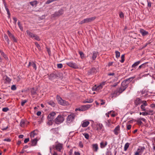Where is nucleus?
<instances>
[{
    "instance_id": "nucleus-1",
    "label": "nucleus",
    "mask_w": 155,
    "mask_h": 155,
    "mask_svg": "<svg viewBox=\"0 0 155 155\" xmlns=\"http://www.w3.org/2000/svg\"><path fill=\"white\" fill-rule=\"evenodd\" d=\"M56 99L58 104L61 105L67 106L69 104L68 102L63 100L59 96L57 95Z\"/></svg>"
},
{
    "instance_id": "nucleus-2",
    "label": "nucleus",
    "mask_w": 155,
    "mask_h": 155,
    "mask_svg": "<svg viewBox=\"0 0 155 155\" xmlns=\"http://www.w3.org/2000/svg\"><path fill=\"white\" fill-rule=\"evenodd\" d=\"M75 115L74 113H72L68 115L67 118V124H70L72 123L75 118Z\"/></svg>"
},
{
    "instance_id": "nucleus-3",
    "label": "nucleus",
    "mask_w": 155,
    "mask_h": 155,
    "mask_svg": "<svg viewBox=\"0 0 155 155\" xmlns=\"http://www.w3.org/2000/svg\"><path fill=\"white\" fill-rule=\"evenodd\" d=\"M64 120L63 117L59 115L55 119V122L56 124H59L62 123Z\"/></svg>"
},
{
    "instance_id": "nucleus-4",
    "label": "nucleus",
    "mask_w": 155,
    "mask_h": 155,
    "mask_svg": "<svg viewBox=\"0 0 155 155\" xmlns=\"http://www.w3.org/2000/svg\"><path fill=\"white\" fill-rule=\"evenodd\" d=\"M105 84V82H103L101 84L98 86H97L96 85L94 86L93 87V90L94 91H99L101 90L104 85Z\"/></svg>"
},
{
    "instance_id": "nucleus-5",
    "label": "nucleus",
    "mask_w": 155,
    "mask_h": 155,
    "mask_svg": "<svg viewBox=\"0 0 155 155\" xmlns=\"http://www.w3.org/2000/svg\"><path fill=\"white\" fill-rule=\"evenodd\" d=\"M66 64L70 67L74 69H77L78 68V65L73 61L68 62L66 63Z\"/></svg>"
},
{
    "instance_id": "nucleus-6",
    "label": "nucleus",
    "mask_w": 155,
    "mask_h": 155,
    "mask_svg": "<svg viewBox=\"0 0 155 155\" xmlns=\"http://www.w3.org/2000/svg\"><path fill=\"white\" fill-rule=\"evenodd\" d=\"M56 113L54 112L51 113L48 117V120L50 121H52Z\"/></svg>"
},
{
    "instance_id": "nucleus-7",
    "label": "nucleus",
    "mask_w": 155,
    "mask_h": 155,
    "mask_svg": "<svg viewBox=\"0 0 155 155\" xmlns=\"http://www.w3.org/2000/svg\"><path fill=\"white\" fill-rule=\"evenodd\" d=\"M54 147L58 151L61 152V150L63 148V145L61 143H58L55 145Z\"/></svg>"
},
{
    "instance_id": "nucleus-8",
    "label": "nucleus",
    "mask_w": 155,
    "mask_h": 155,
    "mask_svg": "<svg viewBox=\"0 0 155 155\" xmlns=\"http://www.w3.org/2000/svg\"><path fill=\"white\" fill-rule=\"evenodd\" d=\"M91 105L90 104H87L82 106L81 107V111L86 110L88 109L91 107Z\"/></svg>"
},
{
    "instance_id": "nucleus-9",
    "label": "nucleus",
    "mask_w": 155,
    "mask_h": 155,
    "mask_svg": "<svg viewBox=\"0 0 155 155\" xmlns=\"http://www.w3.org/2000/svg\"><path fill=\"white\" fill-rule=\"evenodd\" d=\"M63 13V11L62 9H60L58 12H56L53 14V17L59 16L62 15Z\"/></svg>"
},
{
    "instance_id": "nucleus-10",
    "label": "nucleus",
    "mask_w": 155,
    "mask_h": 155,
    "mask_svg": "<svg viewBox=\"0 0 155 155\" xmlns=\"http://www.w3.org/2000/svg\"><path fill=\"white\" fill-rule=\"evenodd\" d=\"M142 104L140 106V108L142 111H146L145 106L148 105V104L146 101H143L142 102Z\"/></svg>"
},
{
    "instance_id": "nucleus-11",
    "label": "nucleus",
    "mask_w": 155,
    "mask_h": 155,
    "mask_svg": "<svg viewBox=\"0 0 155 155\" xmlns=\"http://www.w3.org/2000/svg\"><path fill=\"white\" fill-rule=\"evenodd\" d=\"M120 126L119 125H117L113 130L114 134L116 135H117L120 132Z\"/></svg>"
},
{
    "instance_id": "nucleus-12",
    "label": "nucleus",
    "mask_w": 155,
    "mask_h": 155,
    "mask_svg": "<svg viewBox=\"0 0 155 155\" xmlns=\"http://www.w3.org/2000/svg\"><path fill=\"white\" fill-rule=\"evenodd\" d=\"M92 54V57L91 58L92 60H95L98 54V52L96 51H94L92 52V53L91 54Z\"/></svg>"
},
{
    "instance_id": "nucleus-13",
    "label": "nucleus",
    "mask_w": 155,
    "mask_h": 155,
    "mask_svg": "<svg viewBox=\"0 0 155 155\" xmlns=\"http://www.w3.org/2000/svg\"><path fill=\"white\" fill-rule=\"evenodd\" d=\"M92 149L94 152H97L98 150V145L97 143H94L92 145Z\"/></svg>"
},
{
    "instance_id": "nucleus-14",
    "label": "nucleus",
    "mask_w": 155,
    "mask_h": 155,
    "mask_svg": "<svg viewBox=\"0 0 155 155\" xmlns=\"http://www.w3.org/2000/svg\"><path fill=\"white\" fill-rule=\"evenodd\" d=\"M96 18L95 17H92L91 18H87L84 19L85 23H88L91 22L94 20Z\"/></svg>"
},
{
    "instance_id": "nucleus-15",
    "label": "nucleus",
    "mask_w": 155,
    "mask_h": 155,
    "mask_svg": "<svg viewBox=\"0 0 155 155\" xmlns=\"http://www.w3.org/2000/svg\"><path fill=\"white\" fill-rule=\"evenodd\" d=\"M89 124V122L88 121L85 120L83 121L81 123V127H86L88 126Z\"/></svg>"
},
{
    "instance_id": "nucleus-16",
    "label": "nucleus",
    "mask_w": 155,
    "mask_h": 155,
    "mask_svg": "<svg viewBox=\"0 0 155 155\" xmlns=\"http://www.w3.org/2000/svg\"><path fill=\"white\" fill-rule=\"evenodd\" d=\"M128 83H127L126 81L124 80L122 82L121 87L124 88V90H125L128 87Z\"/></svg>"
},
{
    "instance_id": "nucleus-17",
    "label": "nucleus",
    "mask_w": 155,
    "mask_h": 155,
    "mask_svg": "<svg viewBox=\"0 0 155 155\" xmlns=\"http://www.w3.org/2000/svg\"><path fill=\"white\" fill-rule=\"evenodd\" d=\"M140 32L142 35L143 36L147 35L148 33V32L143 29H140Z\"/></svg>"
},
{
    "instance_id": "nucleus-18",
    "label": "nucleus",
    "mask_w": 155,
    "mask_h": 155,
    "mask_svg": "<svg viewBox=\"0 0 155 155\" xmlns=\"http://www.w3.org/2000/svg\"><path fill=\"white\" fill-rule=\"evenodd\" d=\"M107 143L106 141L104 142H101L100 143L101 148L102 149L104 148L107 145Z\"/></svg>"
},
{
    "instance_id": "nucleus-19",
    "label": "nucleus",
    "mask_w": 155,
    "mask_h": 155,
    "mask_svg": "<svg viewBox=\"0 0 155 155\" xmlns=\"http://www.w3.org/2000/svg\"><path fill=\"white\" fill-rule=\"evenodd\" d=\"M142 121L144 122L146 121V119L143 118H137V122L140 124H142Z\"/></svg>"
},
{
    "instance_id": "nucleus-20",
    "label": "nucleus",
    "mask_w": 155,
    "mask_h": 155,
    "mask_svg": "<svg viewBox=\"0 0 155 155\" xmlns=\"http://www.w3.org/2000/svg\"><path fill=\"white\" fill-rule=\"evenodd\" d=\"M143 101L139 98H137L135 101V104L136 105H137L142 103Z\"/></svg>"
},
{
    "instance_id": "nucleus-21",
    "label": "nucleus",
    "mask_w": 155,
    "mask_h": 155,
    "mask_svg": "<svg viewBox=\"0 0 155 155\" xmlns=\"http://www.w3.org/2000/svg\"><path fill=\"white\" fill-rule=\"evenodd\" d=\"M26 33L27 35L30 38H33V37L34 36V35L31 32H30L29 30H27L26 31Z\"/></svg>"
},
{
    "instance_id": "nucleus-22",
    "label": "nucleus",
    "mask_w": 155,
    "mask_h": 155,
    "mask_svg": "<svg viewBox=\"0 0 155 155\" xmlns=\"http://www.w3.org/2000/svg\"><path fill=\"white\" fill-rule=\"evenodd\" d=\"M31 141L32 142V145L33 146H35L36 145L38 141L36 138H34L33 139H31Z\"/></svg>"
},
{
    "instance_id": "nucleus-23",
    "label": "nucleus",
    "mask_w": 155,
    "mask_h": 155,
    "mask_svg": "<svg viewBox=\"0 0 155 155\" xmlns=\"http://www.w3.org/2000/svg\"><path fill=\"white\" fill-rule=\"evenodd\" d=\"M140 63V61H138L135 62L133 64H132V67L134 68H136V67Z\"/></svg>"
},
{
    "instance_id": "nucleus-24",
    "label": "nucleus",
    "mask_w": 155,
    "mask_h": 155,
    "mask_svg": "<svg viewBox=\"0 0 155 155\" xmlns=\"http://www.w3.org/2000/svg\"><path fill=\"white\" fill-rule=\"evenodd\" d=\"M56 77L57 76L55 74H51L49 76V78L50 79L52 80L56 78Z\"/></svg>"
},
{
    "instance_id": "nucleus-25",
    "label": "nucleus",
    "mask_w": 155,
    "mask_h": 155,
    "mask_svg": "<svg viewBox=\"0 0 155 155\" xmlns=\"http://www.w3.org/2000/svg\"><path fill=\"white\" fill-rule=\"evenodd\" d=\"M36 135V133L35 131L32 132L30 134V137L31 139L35 138V136Z\"/></svg>"
},
{
    "instance_id": "nucleus-26",
    "label": "nucleus",
    "mask_w": 155,
    "mask_h": 155,
    "mask_svg": "<svg viewBox=\"0 0 155 155\" xmlns=\"http://www.w3.org/2000/svg\"><path fill=\"white\" fill-rule=\"evenodd\" d=\"M30 5L32 6L36 7L38 3L37 1L35 0L30 2Z\"/></svg>"
},
{
    "instance_id": "nucleus-27",
    "label": "nucleus",
    "mask_w": 155,
    "mask_h": 155,
    "mask_svg": "<svg viewBox=\"0 0 155 155\" xmlns=\"http://www.w3.org/2000/svg\"><path fill=\"white\" fill-rule=\"evenodd\" d=\"M5 83L7 84H9L10 83L11 79L8 76H6L5 78Z\"/></svg>"
},
{
    "instance_id": "nucleus-28",
    "label": "nucleus",
    "mask_w": 155,
    "mask_h": 155,
    "mask_svg": "<svg viewBox=\"0 0 155 155\" xmlns=\"http://www.w3.org/2000/svg\"><path fill=\"white\" fill-rule=\"evenodd\" d=\"M97 130H101L103 127V125L99 123L97 124Z\"/></svg>"
},
{
    "instance_id": "nucleus-29",
    "label": "nucleus",
    "mask_w": 155,
    "mask_h": 155,
    "mask_svg": "<svg viewBox=\"0 0 155 155\" xmlns=\"http://www.w3.org/2000/svg\"><path fill=\"white\" fill-rule=\"evenodd\" d=\"M37 90L34 88H33L31 91V94L32 95H35L37 94Z\"/></svg>"
},
{
    "instance_id": "nucleus-30",
    "label": "nucleus",
    "mask_w": 155,
    "mask_h": 155,
    "mask_svg": "<svg viewBox=\"0 0 155 155\" xmlns=\"http://www.w3.org/2000/svg\"><path fill=\"white\" fill-rule=\"evenodd\" d=\"M5 9L7 12V13L8 15V18H10V12L9 11L7 7L5 4Z\"/></svg>"
},
{
    "instance_id": "nucleus-31",
    "label": "nucleus",
    "mask_w": 155,
    "mask_h": 155,
    "mask_svg": "<svg viewBox=\"0 0 155 155\" xmlns=\"http://www.w3.org/2000/svg\"><path fill=\"white\" fill-rule=\"evenodd\" d=\"M130 145V143H127L125 145L124 148V151H126L127 150V149L129 147V146Z\"/></svg>"
},
{
    "instance_id": "nucleus-32",
    "label": "nucleus",
    "mask_w": 155,
    "mask_h": 155,
    "mask_svg": "<svg viewBox=\"0 0 155 155\" xmlns=\"http://www.w3.org/2000/svg\"><path fill=\"white\" fill-rule=\"evenodd\" d=\"M93 101V100L92 98H90L89 99H87L86 101H84V103H91Z\"/></svg>"
},
{
    "instance_id": "nucleus-33",
    "label": "nucleus",
    "mask_w": 155,
    "mask_h": 155,
    "mask_svg": "<svg viewBox=\"0 0 155 155\" xmlns=\"http://www.w3.org/2000/svg\"><path fill=\"white\" fill-rule=\"evenodd\" d=\"M134 78V77H131L130 78L128 79H126L124 80L127 82V83H128V84H129Z\"/></svg>"
},
{
    "instance_id": "nucleus-34",
    "label": "nucleus",
    "mask_w": 155,
    "mask_h": 155,
    "mask_svg": "<svg viewBox=\"0 0 155 155\" xmlns=\"http://www.w3.org/2000/svg\"><path fill=\"white\" fill-rule=\"evenodd\" d=\"M83 135H84L85 138L87 140H88L89 138V135L87 133H84L82 134Z\"/></svg>"
},
{
    "instance_id": "nucleus-35",
    "label": "nucleus",
    "mask_w": 155,
    "mask_h": 155,
    "mask_svg": "<svg viewBox=\"0 0 155 155\" xmlns=\"http://www.w3.org/2000/svg\"><path fill=\"white\" fill-rule=\"evenodd\" d=\"M25 122L23 120H21L20 122V125L21 127H24L25 126Z\"/></svg>"
},
{
    "instance_id": "nucleus-36",
    "label": "nucleus",
    "mask_w": 155,
    "mask_h": 155,
    "mask_svg": "<svg viewBox=\"0 0 155 155\" xmlns=\"http://www.w3.org/2000/svg\"><path fill=\"white\" fill-rule=\"evenodd\" d=\"M7 33L9 37L11 38H12L14 37V35L12 34L9 31H7Z\"/></svg>"
},
{
    "instance_id": "nucleus-37",
    "label": "nucleus",
    "mask_w": 155,
    "mask_h": 155,
    "mask_svg": "<svg viewBox=\"0 0 155 155\" xmlns=\"http://www.w3.org/2000/svg\"><path fill=\"white\" fill-rule=\"evenodd\" d=\"M48 103L49 105H51L53 107H54L55 105V104L53 101H48Z\"/></svg>"
},
{
    "instance_id": "nucleus-38",
    "label": "nucleus",
    "mask_w": 155,
    "mask_h": 155,
    "mask_svg": "<svg viewBox=\"0 0 155 155\" xmlns=\"http://www.w3.org/2000/svg\"><path fill=\"white\" fill-rule=\"evenodd\" d=\"M124 88L121 87L119 88L118 90V92L120 94L122 93L125 90H124Z\"/></svg>"
},
{
    "instance_id": "nucleus-39",
    "label": "nucleus",
    "mask_w": 155,
    "mask_h": 155,
    "mask_svg": "<svg viewBox=\"0 0 155 155\" xmlns=\"http://www.w3.org/2000/svg\"><path fill=\"white\" fill-rule=\"evenodd\" d=\"M79 54L80 55L81 58V59H83L84 58V53L81 51H79Z\"/></svg>"
},
{
    "instance_id": "nucleus-40",
    "label": "nucleus",
    "mask_w": 155,
    "mask_h": 155,
    "mask_svg": "<svg viewBox=\"0 0 155 155\" xmlns=\"http://www.w3.org/2000/svg\"><path fill=\"white\" fill-rule=\"evenodd\" d=\"M4 37L5 40L8 43V44H9V40L8 36L6 35L5 34L4 35Z\"/></svg>"
},
{
    "instance_id": "nucleus-41",
    "label": "nucleus",
    "mask_w": 155,
    "mask_h": 155,
    "mask_svg": "<svg viewBox=\"0 0 155 155\" xmlns=\"http://www.w3.org/2000/svg\"><path fill=\"white\" fill-rule=\"evenodd\" d=\"M147 62H145L141 64L142 66V69H144L148 67V65H147Z\"/></svg>"
},
{
    "instance_id": "nucleus-42",
    "label": "nucleus",
    "mask_w": 155,
    "mask_h": 155,
    "mask_svg": "<svg viewBox=\"0 0 155 155\" xmlns=\"http://www.w3.org/2000/svg\"><path fill=\"white\" fill-rule=\"evenodd\" d=\"M116 54V57L117 58H118L120 56V53L118 51H115Z\"/></svg>"
},
{
    "instance_id": "nucleus-43",
    "label": "nucleus",
    "mask_w": 155,
    "mask_h": 155,
    "mask_svg": "<svg viewBox=\"0 0 155 155\" xmlns=\"http://www.w3.org/2000/svg\"><path fill=\"white\" fill-rule=\"evenodd\" d=\"M147 113L148 114V115H153V111L152 110H148Z\"/></svg>"
},
{
    "instance_id": "nucleus-44",
    "label": "nucleus",
    "mask_w": 155,
    "mask_h": 155,
    "mask_svg": "<svg viewBox=\"0 0 155 155\" xmlns=\"http://www.w3.org/2000/svg\"><path fill=\"white\" fill-rule=\"evenodd\" d=\"M121 60L120 61L121 63H123L124 61V54L122 55L120 57Z\"/></svg>"
},
{
    "instance_id": "nucleus-45",
    "label": "nucleus",
    "mask_w": 155,
    "mask_h": 155,
    "mask_svg": "<svg viewBox=\"0 0 155 155\" xmlns=\"http://www.w3.org/2000/svg\"><path fill=\"white\" fill-rule=\"evenodd\" d=\"M27 100H22L21 102V106H23L27 102Z\"/></svg>"
},
{
    "instance_id": "nucleus-46",
    "label": "nucleus",
    "mask_w": 155,
    "mask_h": 155,
    "mask_svg": "<svg viewBox=\"0 0 155 155\" xmlns=\"http://www.w3.org/2000/svg\"><path fill=\"white\" fill-rule=\"evenodd\" d=\"M33 68L35 69V70H36L37 69V67L35 64L33 62H32L31 65Z\"/></svg>"
},
{
    "instance_id": "nucleus-47",
    "label": "nucleus",
    "mask_w": 155,
    "mask_h": 155,
    "mask_svg": "<svg viewBox=\"0 0 155 155\" xmlns=\"http://www.w3.org/2000/svg\"><path fill=\"white\" fill-rule=\"evenodd\" d=\"M18 25L20 29L22 31H23V28L22 26L20 24V22L19 21H18Z\"/></svg>"
},
{
    "instance_id": "nucleus-48",
    "label": "nucleus",
    "mask_w": 155,
    "mask_h": 155,
    "mask_svg": "<svg viewBox=\"0 0 155 155\" xmlns=\"http://www.w3.org/2000/svg\"><path fill=\"white\" fill-rule=\"evenodd\" d=\"M17 89V87L15 86V85H12L11 87V89L13 91Z\"/></svg>"
},
{
    "instance_id": "nucleus-49",
    "label": "nucleus",
    "mask_w": 155,
    "mask_h": 155,
    "mask_svg": "<svg viewBox=\"0 0 155 155\" xmlns=\"http://www.w3.org/2000/svg\"><path fill=\"white\" fill-rule=\"evenodd\" d=\"M33 38H34L37 41H39L40 40L39 37L37 35H34V36L33 37Z\"/></svg>"
},
{
    "instance_id": "nucleus-50",
    "label": "nucleus",
    "mask_w": 155,
    "mask_h": 155,
    "mask_svg": "<svg viewBox=\"0 0 155 155\" xmlns=\"http://www.w3.org/2000/svg\"><path fill=\"white\" fill-rule=\"evenodd\" d=\"M0 53L1 55L5 58H7L6 56L4 53L2 51H0Z\"/></svg>"
},
{
    "instance_id": "nucleus-51",
    "label": "nucleus",
    "mask_w": 155,
    "mask_h": 155,
    "mask_svg": "<svg viewBox=\"0 0 155 155\" xmlns=\"http://www.w3.org/2000/svg\"><path fill=\"white\" fill-rule=\"evenodd\" d=\"M79 146L81 148H82L83 147V143L81 141L79 142Z\"/></svg>"
},
{
    "instance_id": "nucleus-52",
    "label": "nucleus",
    "mask_w": 155,
    "mask_h": 155,
    "mask_svg": "<svg viewBox=\"0 0 155 155\" xmlns=\"http://www.w3.org/2000/svg\"><path fill=\"white\" fill-rule=\"evenodd\" d=\"M140 114L142 115L143 116H146L148 115V114L147 113V112H140Z\"/></svg>"
},
{
    "instance_id": "nucleus-53",
    "label": "nucleus",
    "mask_w": 155,
    "mask_h": 155,
    "mask_svg": "<svg viewBox=\"0 0 155 155\" xmlns=\"http://www.w3.org/2000/svg\"><path fill=\"white\" fill-rule=\"evenodd\" d=\"M8 125H7L6 126H2V129L3 130H6L8 128Z\"/></svg>"
},
{
    "instance_id": "nucleus-54",
    "label": "nucleus",
    "mask_w": 155,
    "mask_h": 155,
    "mask_svg": "<svg viewBox=\"0 0 155 155\" xmlns=\"http://www.w3.org/2000/svg\"><path fill=\"white\" fill-rule=\"evenodd\" d=\"M35 45L38 48L39 50H40L41 48L40 47L39 45L38 44V43L37 42H35Z\"/></svg>"
},
{
    "instance_id": "nucleus-55",
    "label": "nucleus",
    "mask_w": 155,
    "mask_h": 155,
    "mask_svg": "<svg viewBox=\"0 0 155 155\" xmlns=\"http://www.w3.org/2000/svg\"><path fill=\"white\" fill-rule=\"evenodd\" d=\"M9 110V109L8 107H4L2 109V110L5 112H7Z\"/></svg>"
},
{
    "instance_id": "nucleus-56",
    "label": "nucleus",
    "mask_w": 155,
    "mask_h": 155,
    "mask_svg": "<svg viewBox=\"0 0 155 155\" xmlns=\"http://www.w3.org/2000/svg\"><path fill=\"white\" fill-rule=\"evenodd\" d=\"M119 16L120 18H123L124 17V15L122 12H121L119 13Z\"/></svg>"
},
{
    "instance_id": "nucleus-57",
    "label": "nucleus",
    "mask_w": 155,
    "mask_h": 155,
    "mask_svg": "<svg viewBox=\"0 0 155 155\" xmlns=\"http://www.w3.org/2000/svg\"><path fill=\"white\" fill-rule=\"evenodd\" d=\"M54 1V0H48L46 2V4H49Z\"/></svg>"
},
{
    "instance_id": "nucleus-58",
    "label": "nucleus",
    "mask_w": 155,
    "mask_h": 155,
    "mask_svg": "<svg viewBox=\"0 0 155 155\" xmlns=\"http://www.w3.org/2000/svg\"><path fill=\"white\" fill-rule=\"evenodd\" d=\"M57 67L58 68H62L63 67V65L61 64H57Z\"/></svg>"
},
{
    "instance_id": "nucleus-59",
    "label": "nucleus",
    "mask_w": 155,
    "mask_h": 155,
    "mask_svg": "<svg viewBox=\"0 0 155 155\" xmlns=\"http://www.w3.org/2000/svg\"><path fill=\"white\" fill-rule=\"evenodd\" d=\"M78 23L79 24L81 25L84 23H85V21H84V19L81 21H79Z\"/></svg>"
},
{
    "instance_id": "nucleus-60",
    "label": "nucleus",
    "mask_w": 155,
    "mask_h": 155,
    "mask_svg": "<svg viewBox=\"0 0 155 155\" xmlns=\"http://www.w3.org/2000/svg\"><path fill=\"white\" fill-rule=\"evenodd\" d=\"M13 19L14 21V23L15 25H16V22L17 21V19L15 17H13Z\"/></svg>"
},
{
    "instance_id": "nucleus-61",
    "label": "nucleus",
    "mask_w": 155,
    "mask_h": 155,
    "mask_svg": "<svg viewBox=\"0 0 155 155\" xmlns=\"http://www.w3.org/2000/svg\"><path fill=\"white\" fill-rule=\"evenodd\" d=\"M131 127V126L130 125H127V130H130Z\"/></svg>"
},
{
    "instance_id": "nucleus-62",
    "label": "nucleus",
    "mask_w": 155,
    "mask_h": 155,
    "mask_svg": "<svg viewBox=\"0 0 155 155\" xmlns=\"http://www.w3.org/2000/svg\"><path fill=\"white\" fill-rule=\"evenodd\" d=\"M29 138H26L24 140V142L25 143H26L29 141Z\"/></svg>"
},
{
    "instance_id": "nucleus-63",
    "label": "nucleus",
    "mask_w": 155,
    "mask_h": 155,
    "mask_svg": "<svg viewBox=\"0 0 155 155\" xmlns=\"http://www.w3.org/2000/svg\"><path fill=\"white\" fill-rule=\"evenodd\" d=\"M4 141H7V142H10L11 141V139L9 138H6V139H4Z\"/></svg>"
},
{
    "instance_id": "nucleus-64",
    "label": "nucleus",
    "mask_w": 155,
    "mask_h": 155,
    "mask_svg": "<svg viewBox=\"0 0 155 155\" xmlns=\"http://www.w3.org/2000/svg\"><path fill=\"white\" fill-rule=\"evenodd\" d=\"M150 106L152 108H154L155 109V104H152L150 105Z\"/></svg>"
}]
</instances>
